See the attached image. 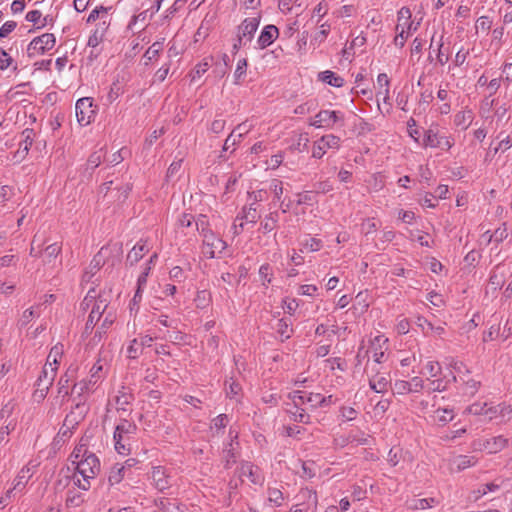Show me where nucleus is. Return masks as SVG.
I'll use <instances>...</instances> for the list:
<instances>
[{
    "instance_id": "obj_59",
    "label": "nucleus",
    "mask_w": 512,
    "mask_h": 512,
    "mask_svg": "<svg viewBox=\"0 0 512 512\" xmlns=\"http://www.w3.org/2000/svg\"><path fill=\"white\" fill-rule=\"evenodd\" d=\"M389 407L390 401L388 399L380 400L373 409L375 416H382Z\"/></svg>"
},
{
    "instance_id": "obj_42",
    "label": "nucleus",
    "mask_w": 512,
    "mask_h": 512,
    "mask_svg": "<svg viewBox=\"0 0 512 512\" xmlns=\"http://www.w3.org/2000/svg\"><path fill=\"white\" fill-rule=\"evenodd\" d=\"M95 384V381L90 380H82L79 383L74 384L72 388V392L82 396L86 392L91 390V387Z\"/></svg>"
},
{
    "instance_id": "obj_4",
    "label": "nucleus",
    "mask_w": 512,
    "mask_h": 512,
    "mask_svg": "<svg viewBox=\"0 0 512 512\" xmlns=\"http://www.w3.org/2000/svg\"><path fill=\"white\" fill-rule=\"evenodd\" d=\"M75 115L80 126L89 125L96 115L93 99L90 97L80 98L75 105Z\"/></svg>"
},
{
    "instance_id": "obj_62",
    "label": "nucleus",
    "mask_w": 512,
    "mask_h": 512,
    "mask_svg": "<svg viewBox=\"0 0 512 512\" xmlns=\"http://www.w3.org/2000/svg\"><path fill=\"white\" fill-rule=\"evenodd\" d=\"M430 304L434 307H442L445 304V301L442 297V295L436 293V292H430L427 297Z\"/></svg>"
},
{
    "instance_id": "obj_5",
    "label": "nucleus",
    "mask_w": 512,
    "mask_h": 512,
    "mask_svg": "<svg viewBox=\"0 0 512 512\" xmlns=\"http://www.w3.org/2000/svg\"><path fill=\"white\" fill-rule=\"evenodd\" d=\"M377 88L376 93L377 106L381 113H389L391 109L390 91H389V78L387 74L380 73L377 77Z\"/></svg>"
},
{
    "instance_id": "obj_1",
    "label": "nucleus",
    "mask_w": 512,
    "mask_h": 512,
    "mask_svg": "<svg viewBox=\"0 0 512 512\" xmlns=\"http://www.w3.org/2000/svg\"><path fill=\"white\" fill-rule=\"evenodd\" d=\"M72 464H75L76 472L73 475V483L82 490H88L91 486L90 481L96 477L100 471L98 458L87 451L84 445L75 448L72 455Z\"/></svg>"
},
{
    "instance_id": "obj_41",
    "label": "nucleus",
    "mask_w": 512,
    "mask_h": 512,
    "mask_svg": "<svg viewBox=\"0 0 512 512\" xmlns=\"http://www.w3.org/2000/svg\"><path fill=\"white\" fill-rule=\"evenodd\" d=\"M123 472H124L123 466L115 465L109 473V477H108L109 483L111 485L120 483L124 477Z\"/></svg>"
},
{
    "instance_id": "obj_53",
    "label": "nucleus",
    "mask_w": 512,
    "mask_h": 512,
    "mask_svg": "<svg viewBox=\"0 0 512 512\" xmlns=\"http://www.w3.org/2000/svg\"><path fill=\"white\" fill-rule=\"evenodd\" d=\"M259 277L265 286L271 282V267L269 264H264L260 267Z\"/></svg>"
},
{
    "instance_id": "obj_50",
    "label": "nucleus",
    "mask_w": 512,
    "mask_h": 512,
    "mask_svg": "<svg viewBox=\"0 0 512 512\" xmlns=\"http://www.w3.org/2000/svg\"><path fill=\"white\" fill-rule=\"evenodd\" d=\"M267 198V191L263 189H259L256 191L248 192V202L254 203L256 205L257 202H262Z\"/></svg>"
},
{
    "instance_id": "obj_21",
    "label": "nucleus",
    "mask_w": 512,
    "mask_h": 512,
    "mask_svg": "<svg viewBox=\"0 0 512 512\" xmlns=\"http://www.w3.org/2000/svg\"><path fill=\"white\" fill-rule=\"evenodd\" d=\"M412 13L409 8L402 7L398 12L397 25L395 30L409 33L411 32V26L413 22L411 21Z\"/></svg>"
},
{
    "instance_id": "obj_57",
    "label": "nucleus",
    "mask_w": 512,
    "mask_h": 512,
    "mask_svg": "<svg viewBox=\"0 0 512 512\" xmlns=\"http://www.w3.org/2000/svg\"><path fill=\"white\" fill-rule=\"evenodd\" d=\"M329 31H330V25L327 23H323L320 26L319 31L315 33L312 41L321 43L326 38Z\"/></svg>"
},
{
    "instance_id": "obj_28",
    "label": "nucleus",
    "mask_w": 512,
    "mask_h": 512,
    "mask_svg": "<svg viewBox=\"0 0 512 512\" xmlns=\"http://www.w3.org/2000/svg\"><path fill=\"white\" fill-rule=\"evenodd\" d=\"M473 121V113L470 110L461 111L455 115L454 123L457 127L466 130Z\"/></svg>"
},
{
    "instance_id": "obj_22",
    "label": "nucleus",
    "mask_w": 512,
    "mask_h": 512,
    "mask_svg": "<svg viewBox=\"0 0 512 512\" xmlns=\"http://www.w3.org/2000/svg\"><path fill=\"white\" fill-rule=\"evenodd\" d=\"M278 36V28L274 25H268L264 28L258 38V45L261 49L269 46Z\"/></svg>"
},
{
    "instance_id": "obj_12",
    "label": "nucleus",
    "mask_w": 512,
    "mask_h": 512,
    "mask_svg": "<svg viewBox=\"0 0 512 512\" xmlns=\"http://www.w3.org/2000/svg\"><path fill=\"white\" fill-rule=\"evenodd\" d=\"M508 445V439L503 436H496L489 439L478 440L474 442V448L476 450H486L489 453H497Z\"/></svg>"
},
{
    "instance_id": "obj_40",
    "label": "nucleus",
    "mask_w": 512,
    "mask_h": 512,
    "mask_svg": "<svg viewBox=\"0 0 512 512\" xmlns=\"http://www.w3.org/2000/svg\"><path fill=\"white\" fill-rule=\"evenodd\" d=\"M277 214L276 213H270L268 214L264 221L260 225V230L263 231V233H270L273 231L277 225Z\"/></svg>"
},
{
    "instance_id": "obj_37",
    "label": "nucleus",
    "mask_w": 512,
    "mask_h": 512,
    "mask_svg": "<svg viewBox=\"0 0 512 512\" xmlns=\"http://www.w3.org/2000/svg\"><path fill=\"white\" fill-rule=\"evenodd\" d=\"M63 353L64 347L62 344L58 343L54 345L48 354L47 363L49 365L52 364V366H56V364L58 363V359L62 357Z\"/></svg>"
},
{
    "instance_id": "obj_6",
    "label": "nucleus",
    "mask_w": 512,
    "mask_h": 512,
    "mask_svg": "<svg viewBox=\"0 0 512 512\" xmlns=\"http://www.w3.org/2000/svg\"><path fill=\"white\" fill-rule=\"evenodd\" d=\"M88 411L85 403L78 402L71 412L65 417L61 433L66 436L82 421Z\"/></svg>"
},
{
    "instance_id": "obj_30",
    "label": "nucleus",
    "mask_w": 512,
    "mask_h": 512,
    "mask_svg": "<svg viewBox=\"0 0 512 512\" xmlns=\"http://www.w3.org/2000/svg\"><path fill=\"white\" fill-rule=\"evenodd\" d=\"M31 477V471H30V468L25 466L23 467L19 473L17 474V476L15 477L14 481H13V489H22L25 487V485L27 484L28 480L30 479Z\"/></svg>"
},
{
    "instance_id": "obj_39",
    "label": "nucleus",
    "mask_w": 512,
    "mask_h": 512,
    "mask_svg": "<svg viewBox=\"0 0 512 512\" xmlns=\"http://www.w3.org/2000/svg\"><path fill=\"white\" fill-rule=\"evenodd\" d=\"M441 371H442V368H441V365L439 364V362L428 361L425 364L423 371L421 373L428 375L431 378H434V377L439 376L441 374Z\"/></svg>"
},
{
    "instance_id": "obj_60",
    "label": "nucleus",
    "mask_w": 512,
    "mask_h": 512,
    "mask_svg": "<svg viewBox=\"0 0 512 512\" xmlns=\"http://www.w3.org/2000/svg\"><path fill=\"white\" fill-rule=\"evenodd\" d=\"M208 226H209V222L206 218L205 215H199V217L197 218V220L195 221V227L198 231H200L202 233V235L204 236V233H206L207 231H210L208 229Z\"/></svg>"
},
{
    "instance_id": "obj_38",
    "label": "nucleus",
    "mask_w": 512,
    "mask_h": 512,
    "mask_svg": "<svg viewBox=\"0 0 512 512\" xmlns=\"http://www.w3.org/2000/svg\"><path fill=\"white\" fill-rule=\"evenodd\" d=\"M242 213L243 215L241 219L251 223H255L259 217L257 207L254 205V203H249L248 206H245L242 210Z\"/></svg>"
},
{
    "instance_id": "obj_55",
    "label": "nucleus",
    "mask_w": 512,
    "mask_h": 512,
    "mask_svg": "<svg viewBox=\"0 0 512 512\" xmlns=\"http://www.w3.org/2000/svg\"><path fill=\"white\" fill-rule=\"evenodd\" d=\"M141 353V346L137 339H133L127 348V355L129 358L135 359Z\"/></svg>"
},
{
    "instance_id": "obj_7",
    "label": "nucleus",
    "mask_w": 512,
    "mask_h": 512,
    "mask_svg": "<svg viewBox=\"0 0 512 512\" xmlns=\"http://www.w3.org/2000/svg\"><path fill=\"white\" fill-rule=\"evenodd\" d=\"M258 26L259 19L257 17L245 19L238 28V39L237 43L234 44V49L245 46L247 42H250Z\"/></svg>"
},
{
    "instance_id": "obj_47",
    "label": "nucleus",
    "mask_w": 512,
    "mask_h": 512,
    "mask_svg": "<svg viewBox=\"0 0 512 512\" xmlns=\"http://www.w3.org/2000/svg\"><path fill=\"white\" fill-rule=\"evenodd\" d=\"M56 372H57L56 366H52V364L49 365L48 363H46L39 378L53 383L54 378L56 376Z\"/></svg>"
},
{
    "instance_id": "obj_56",
    "label": "nucleus",
    "mask_w": 512,
    "mask_h": 512,
    "mask_svg": "<svg viewBox=\"0 0 512 512\" xmlns=\"http://www.w3.org/2000/svg\"><path fill=\"white\" fill-rule=\"evenodd\" d=\"M409 385H410V388H411L410 393H419L425 387L423 379H421L418 376H414L411 379V381H409Z\"/></svg>"
},
{
    "instance_id": "obj_32",
    "label": "nucleus",
    "mask_w": 512,
    "mask_h": 512,
    "mask_svg": "<svg viewBox=\"0 0 512 512\" xmlns=\"http://www.w3.org/2000/svg\"><path fill=\"white\" fill-rule=\"evenodd\" d=\"M292 323L289 319L283 318L278 321L277 333L281 337V340H287L291 337L293 329L291 328Z\"/></svg>"
},
{
    "instance_id": "obj_63",
    "label": "nucleus",
    "mask_w": 512,
    "mask_h": 512,
    "mask_svg": "<svg viewBox=\"0 0 512 512\" xmlns=\"http://www.w3.org/2000/svg\"><path fill=\"white\" fill-rule=\"evenodd\" d=\"M430 392H442L446 389V385L444 381L440 378L433 379L429 381V387Z\"/></svg>"
},
{
    "instance_id": "obj_27",
    "label": "nucleus",
    "mask_w": 512,
    "mask_h": 512,
    "mask_svg": "<svg viewBox=\"0 0 512 512\" xmlns=\"http://www.w3.org/2000/svg\"><path fill=\"white\" fill-rule=\"evenodd\" d=\"M163 50V41L154 42L144 53V65H148L151 61L155 60Z\"/></svg>"
},
{
    "instance_id": "obj_31",
    "label": "nucleus",
    "mask_w": 512,
    "mask_h": 512,
    "mask_svg": "<svg viewBox=\"0 0 512 512\" xmlns=\"http://www.w3.org/2000/svg\"><path fill=\"white\" fill-rule=\"evenodd\" d=\"M319 79L334 87H341L344 83V80L340 76L329 70L321 72Z\"/></svg>"
},
{
    "instance_id": "obj_3",
    "label": "nucleus",
    "mask_w": 512,
    "mask_h": 512,
    "mask_svg": "<svg viewBox=\"0 0 512 512\" xmlns=\"http://www.w3.org/2000/svg\"><path fill=\"white\" fill-rule=\"evenodd\" d=\"M291 398L296 406L307 404L311 408L328 406L333 402L332 395L326 397L320 393H312L305 391H296L293 393Z\"/></svg>"
},
{
    "instance_id": "obj_52",
    "label": "nucleus",
    "mask_w": 512,
    "mask_h": 512,
    "mask_svg": "<svg viewBox=\"0 0 512 512\" xmlns=\"http://www.w3.org/2000/svg\"><path fill=\"white\" fill-rule=\"evenodd\" d=\"M356 302L357 304L354 306V309L360 310V312H364L369 307V303L367 301V294L364 292H359L356 295Z\"/></svg>"
},
{
    "instance_id": "obj_58",
    "label": "nucleus",
    "mask_w": 512,
    "mask_h": 512,
    "mask_svg": "<svg viewBox=\"0 0 512 512\" xmlns=\"http://www.w3.org/2000/svg\"><path fill=\"white\" fill-rule=\"evenodd\" d=\"M228 424V416L226 414H220L212 420L211 428L221 430Z\"/></svg>"
},
{
    "instance_id": "obj_10",
    "label": "nucleus",
    "mask_w": 512,
    "mask_h": 512,
    "mask_svg": "<svg viewBox=\"0 0 512 512\" xmlns=\"http://www.w3.org/2000/svg\"><path fill=\"white\" fill-rule=\"evenodd\" d=\"M342 117L336 111L321 110L310 121V125L316 128H332Z\"/></svg>"
},
{
    "instance_id": "obj_9",
    "label": "nucleus",
    "mask_w": 512,
    "mask_h": 512,
    "mask_svg": "<svg viewBox=\"0 0 512 512\" xmlns=\"http://www.w3.org/2000/svg\"><path fill=\"white\" fill-rule=\"evenodd\" d=\"M340 146V138L329 134L322 136L319 140L314 142L312 156L314 158H322L328 149H338Z\"/></svg>"
},
{
    "instance_id": "obj_15",
    "label": "nucleus",
    "mask_w": 512,
    "mask_h": 512,
    "mask_svg": "<svg viewBox=\"0 0 512 512\" xmlns=\"http://www.w3.org/2000/svg\"><path fill=\"white\" fill-rule=\"evenodd\" d=\"M299 496L305 499L306 502L296 504L292 512H308L310 510H316L318 499L315 491L310 489H302Z\"/></svg>"
},
{
    "instance_id": "obj_45",
    "label": "nucleus",
    "mask_w": 512,
    "mask_h": 512,
    "mask_svg": "<svg viewBox=\"0 0 512 512\" xmlns=\"http://www.w3.org/2000/svg\"><path fill=\"white\" fill-rule=\"evenodd\" d=\"M393 393L396 395H405L410 393L411 388L409 385V381L405 380H396L393 385Z\"/></svg>"
},
{
    "instance_id": "obj_29",
    "label": "nucleus",
    "mask_w": 512,
    "mask_h": 512,
    "mask_svg": "<svg viewBox=\"0 0 512 512\" xmlns=\"http://www.w3.org/2000/svg\"><path fill=\"white\" fill-rule=\"evenodd\" d=\"M454 419V412L451 409L439 408L435 411L434 421L440 426H444Z\"/></svg>"
},
{
    "instance_id": "obj_8",
    "label": "nucleus",
    "mask_w": 512,
    "mask_h": 512,
    "mask_svg": "<svg viewBox=\"0 0 512 512\" xmlns=\"http://www.w3.org/2000/svg\"><path fill=\"white\" fill-rule=\"evenodd\" d=\"M55 36L52 33H45L34 38L28 46L29 56L43 54L45 51L51 50L55 46Z\"/></svg>"
},
{
    "instance_id": "obj_49",
    "label": "nucleus",
    "mask_w": 512,
    "mask_h": 512,
    "mask_svg": "<svg viewBox=\"0 0 512 512\" xmlns=\"http://www.w3.org/2000/svg\"><path fill=\"white\" fill-rule=\"evenodd\" d=\"M247 60L240 59L237 62L236 69L234 71L235 84L240 83V79L246 74Z\"/></svg>"
},
{
    "instance_id": "obj_19",
    "label": "nucleus",
    "mask_w": 512,
    "mask_h": 512,
    "mask_svg": "<svg viewBox=\"0 0 512 512\" xmlns=\"http://www.w3.org/2000/svg\"><path fill=\"white\" fill-rule=\"evenodd\" d=\"M69 382H70V378L68 376V373H66L65 375L60 377V379L58 381L57 396L55 397L54 402L52 403L53 410H56L57 407L62 406L65 398L68 396Z\"/></svg>"
},
{
    "instance_id": "obj_64",
    "label": "nucleus",
    "mask_w": 512,
    "mask_h": 512,
    "mask_svg": "<svg viewBox=\"0 0 512 512\" xmlns=\"http://www.w3.org/2000/svg\"><path fill=\"white\" fill-rule=\"evenodd\" d=\"M512 147V137L509 135H506L504 138L500 140L498 145L494 148V152L497 153L498 151H506Z\"/></svg>"
},
{
    "instance_id": "obj_17",
    "label": "nucleus",
    "mask_w": 512,
    "mask_h": 512,
    "mask_svg": "<svg viewBox=\"0 0 512 512\" xmlns=\"http://www.w3.org/2000/svg\"><path fill=\"white\" fill-rule=\"evenodd\" d=\"M153 485L159 491H164L170 487L169 475L161 466H155L151 471Z\"/></svg>"
},
{
    "instance_id": "obj_34",
    "label": "nucleus",
    "mask_w": 512,
    "mask_h": 512,
    "mask_svg": "<svg viewBox=\"0 0 512 512\" xmlns=\"http://www.w3.org/2000/svg\"><path fill=\"white\" fill-rule=\"evenodd\" d=\"M60 252H61V247L56 243L47 246L42 255L43 262L46 264L52 263L53 260H55L57 258V256L60 254Z\"/></svg>"
},
{
    "instance_id": "obj_2",
    "label": "nucleus",
    "mask_w": 512,
    "mask_h": 512,
    "mask_svg": "<svg viewBox=\"0 0 512 512\" xmlns=\"http://www.w3.org/2000/svg\"><path fill=\"white\" fill-rule=\"evenodd\" d=\"M137 427L134 423L123 420L117 424L114 431V447L118 454L127 456L131 452V441Z\"/></svg>"
},
{
    "instance_id": "obj_44",
    "label": "nucleus",
    "mask_w": 512,
    "mask_h": 512,
    "mask_svg": "<svg viewBox=\"0 0 512 512\" xmlns=\"http://www.w3.org/2000/svg\"><path fill=\"white\" fill-rule=\"evenodd\" d=\"M241 390H242V388H241L240 384L234 380H231L228 384V387L226 388V395L230 399H236L238 401Z\"/></svg>"
},
{
    "instance_id": "obj_26",
    "label": "nucleus",
    "mask_w": 512,
    "mask_h": 512,
    "mask_svg": "<svg viewBox=\"0 0 512 512\" xmlns=\"http://www.w3.org/2000/svg\"><path fill=\"white\" fill-rule=\"evenodd\" d=\"M406 454L407 452H405L403 448L400 446H394L389 450L387 454V462L390 464V466L395 467L405 459Z\"/></svg>"
},
{
    "instance_id": "obj_35",
    "label": "nucleus",
    "mask_w": 512,
    "mask_h": 512,
    "mask_svg": "<svg viewBox=\"0 0 512 512\" xmlns=\"http://www.w3.org/2000/svg\"><path fill=\"white\" fill-rule=\"evenodd\" d=\"M144 253H145V244L135 245L127 255V262L130 265H134L140 259H142V257L144 256Z\"/></svg>"
},
{
    "instance_id": "obj_20",
    "label": "nucleus",
    "mask_w": 512,
    "mask_h": 512,
    "mask_svg": "<svg viewBox=\"0 0 512 512\" xmlns=\"http://www.w3.org/2000/svg\"><path fill=\"white\" fill-rule=\"evenodd\" d=\"M476 463L477 459L474 456L458 455L451 460L450 470L452 472H460L473 467Z\"/></svg>"
},
{
    "instance_id": "obj_14",
    "label": "nucleus",
    "mask_w": 512,
    "mask_h": 512,
    "mask_svg": "<svg viewBox=\"0 0 512 512\" xmlns=\"http://www.w3.org/2000/svg\"><path fill=\"white\" fill-rule=\"evenodd\" d=\"M424 144L432 148L449 150L454 145V139L451 136L438 135L430 130L425 136Z\"/></svg>"
},
{
    "instance_id": "obj_11",
    "label": "nucleus",
    "mask_w": 512,
    "mask_h": 512,
    "mask_svg": "<svg viewBox=\"0 0 512 512\" xmlns=\"http://www.w3.org/2000/svg\"><path fill=\"white\" fill-rule=\"evenodd\" d=\"M204 253L208 254L210 258H214L225 250L226 243L221 238H218L212 231L204 233L203 237Z\"/></svg>"
},
{
    "instance_id": "obj_48",
    "label": "nucleus",
    "mask_w": 512,
    "mask_h": 512,
    "mask_svg": "<svg viewBox=\"0 0 512 512\" xmlns=\"http://www.w3.org/2000/svg\"><path fill=\"white\" fill-rule=\"evenodd\" d=\"M369 384L371 389L375 392L383 393L388 387V380L385 377H381L378 380L371 379Z\"/></svg>"
},
{
    "instance_id": "obj_54",
    "label": "nucleus",
    "mask_w": 512,
    "mask_h": 512,
    "mask_svg": "<svg viewBox=\"0 0 512 512\" xmlns=\"http://www.w3.org/2000/svg\"><path fill=\"white\" fill-rule=\"evenodd\" d=\"M507 237H508L507 227H506V224H503L501 227L497 228L494 231L493 235H491L489 237V241H491V239L494 238V240L496 242H502Z\"/></svg>"
},
{
    "instance_id": "obj_23",
    "label": "nucleus",
    "mask_w": 512,
    "mask_h": 512,
    "mask_svg": "<svg viewBox=\"0 0 512 512\" xmlns=\"http://www.w3.org/2000/svg\"><path fill=\"white\" fill-rule=\"evenodd\" d=\"M107 306H108L107 298L103 297V295H99L97 302H95L91 308V311L89 314V322L96 323L97 321H99L100 317L105 312Z\"/></svg>"
},
{
    "instance_id": "obj_36",
    "label": "nucleus",
    "mask_w": 512,
    "mask_h": 512,
    "mask_svg": "<svg viewBox=\"0 0 512 512\" xmlns=\"http://www.w3.org/2000/svg\"><path fill=\"white\" fill-rule=\"evenodd\" d=\"M22 135L23 141L20 143V149L22 152V156L24 157L25 155H27L33 143L34 131L32 129H25Z\"/></svg>"
},
{
    "instance_id": "obj_16",
    "label": "nucleus",
    "mask_w": 512,
    "mask_h": 512,
    "mask_svg": "<svg viewBox=\"0 0 512 512\" xmlns=\"http://www.w3.org/2000/svg\"><path fill=\"white\" fill-rule=\"evenodd\" d=\"M239 477L241 481H243L245 477L248 478L252 484H261L263 482V477L259 468L249 462L241 464Z\"/></svg>"
},
{
    "instance_id": "obj_33",
    "label": "nucleus",
    "mask_w": 512,
    "mask_h": 512,
    "mask_svg": "<svg viewBox=\"0 0 512 512\" xmlns=\"http://www.w3.org/2000/svg\"><path fill=\"white\" fill-rule=\"evenodd\" d=\"M107 29V23L104 21L101 26L97 27L93 34L88 39V46L96 47L104 39L105 31Z\"/></svg>"
},
{
    "instance_id": "obj_43",
    "label": "nucleus",
    "mask_w": 512,
    "mask_h": 512,
    "mask_svg": "<svg viewBox=\"0 0 512 512\" xmlns=\"http://www.w3.org/2000/svg\"><path fill=\"white\" fill-rule=\"evenodd\" d=\"M100 294H97L96 290L94 288L89 289L87 292V295L83 299L81 303V309L82 310H88L89 308H92L95 302H97L98 296Z\"/></svg>"
},
{
    "instance_id": "obj_61",
    "label": "nucleus",
    "mask_w": 512,
    "mask_h": 512,
    "mask_svg": "<svg viewBox=\"0 0 512 512\" xmlns=\"http://www.w3.org/2000/svg\"><path fill=\"white\" fill-rule=\"evenodd\" d=\"M252 129V125L247 121L238 124L232 132H236L237 138H241L246 135Z\"/></svg>"
},
{
    "instance_id": "obj_51",
    "label": "nucleus",
    "mask_w": 512,
    "mask_h": 512,
    "mask_svg": "<svg viewBox=\"0 0 512 512\" xmlns=\"http://www.w3.org/2000/svg\"><path fill=\"white\" fill-rule=\"evenodd\" d=\"M14 195V190L12 187L3 185L0 187V206H5V203L8 202L12 196Z\"/></svg>"
},
{
    "instance_id": "obj_46",
    "label": "nucleus",
    "mask_w": 512,
    "mask_h": 512,
    "mask_svg": "<svg viewBox=\"0 0 512 512\" xmlns=\"http://www.w3.org/2000/svg\"><path fill=\"white\" fill-rule=\"evenodd\" d=\"M505 283V275L503 273L494 272L489 279V286L492 290L501 288Z\"/></svg>"
},
{
    "instance_id": "obj_24",
    "label": "nucleus",
    "mask_w": 512,
    "mask_h": 512,
    "mask_svg": "<svg viewBox=\"0 0 512 512\" xmlns=\"http://www.w3.org/2000/svg\"><path fill=\"white\" fill-rule=\"evenodd\" d=\"M459 380L463 383L464 394L469 397L474 396L480 387V381L471 377L470 374L460 375Z\"/></svg>"
},
{
    "instance_id": "obj_13",
    "label": "nucleus",
    "mask_w": 512,
    "mask_h": 512,
    "mask_svg": "<svg viewBox=\"0 0 512 512\" xmlns=\"http://www.w3.org/2000/svg\"><path fill=\"white\" fill-rule=\"evenodd\" d=\"M387 349L388 338L384 335H376L371 339L369 349L366 353H371L374 361L376 363H381Z\"/></svg>"
},
{
    "instance_id": "obj_25",
    "label": "nucleus",
    "mask_w": 512,
    "mask_h": 512,
    "mask_svg": "<svg viewBox=\"0 0 512 512\" xmlns=\"http://www.w3.org/2000/svg\"><path fill=\"white\" fill-rule=\"evenodd\" d=\"M209 67L210 64L207 59L197 64L189 74L191 83L201 85L203 83L202 77L208 71Z\"/></svg>"
},
{
    "instance_id": "obj_18",
    "label": "nucleus",
    "mask_w": 512,
    "mask_h": 512,
    "mask_svg": "<svg viewBox=\"0 0 512 512\" xmlns=\"http://www.w3.org/2000/svg\"><path fill=\"white\" fill-rule=\"evenodd\" d=\"M467 412L473 415H484L489 420H492L499 414V406H488L487 403H474L467 408Z\"/></svg>"
}]
</instances>
